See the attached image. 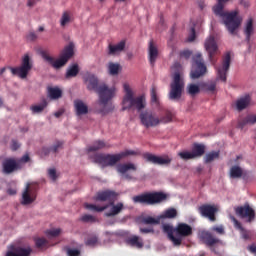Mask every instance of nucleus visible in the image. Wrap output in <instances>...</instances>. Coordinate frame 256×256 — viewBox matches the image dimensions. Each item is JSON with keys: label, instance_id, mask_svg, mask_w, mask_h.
<instances>
[{"label": "nucleus", "instance_id": "obj_1", "mask_svg": "<svg viewBox=\"0 0 256 256\" xmlns=\"http://www.w3.org/2000/svg\"><path fill=\"white\" fill-rule=\"evenodd\" d=\"M82 79L88 91H95L98 94L100 105L106 106L115 97V88H109L104 82H100L95 74L87 72Z\"/></svg>", "mask_w": 256, "mask_h": 256}, {"label": "nucleus", "instance_id": "obj_2", "mask_svg": "<svg viewBox=\"0 0 256 256\" xmlns=\"http://www.w3.org/2000/svg\"><path fill=\"white\" fill-rule=\"evenodd\" d=\"M229 0H217V4L213 6V13L216 17L222 18L230 35H235L236 30L240 27L242 19L238 16L237 11H224L225 3Z\"/></svg>", "mask_w": 256, "mask_h": 256}, {"label": "nucleus", "instance_id": "obj_3", "mask_svg": "<svg viewBox=\"0 0 256 256\" xmlns=\"http://www.w3.org/2000/svg\"><path fill=\"white\" fill-rule=\"evenodd\" d=\"M162 231L167 234L168 239L175 247L181 246L183 237H190L193 235V228L186 223H179L176 228H173V226L170 225H164L162 226Z\"/></svg>", "mask_w": 256, "mask_h": 256}, {"label": "nucleus", "instance_id": "obj_4", "mask_svg": "<svg viewBox=\"0 0 256 256\" xmlns=\"http://www.w3.org/2000/svg\"><path fill=\"white\" fill-rule=\"evenodd\" d=\"M124 91H125V96L124 98H122V102H121L122 111L136 110L137 112H140L146 108L145 96L141 95V96L135 97V94L131 90L130 85L128 83L124 84Z\"/></svg>", "mask_w": 256, "mask_h": 256}, {"label": "nucleus", "instance_id": "obj_5", "mask_svg": "<svg viewBox=\"0 0 256 256\" xmlns=\"http://www.w3.org/2000/svg\"><path fill=\"white\" fill-rule=\"evenodd\" d=\"M137 152L133 150H126L119 154H95L94 163L101 165L102 167L116 166L122 159L128 156H135Z\"/></svg>", "mask_w": 256, "mask_h": 256}, {"label": "nucleus", "instance_id": "obj_6", "mask_svg": "<svg viewBox=\"0 0 256 256\" xmlns=\"http://www.w3.org/2000/svg\"><path fill=\"white\" fill-rule=\"evenodd\" d=\"M75 48V45L70 42V44L66 47H64L61 56L58 60H54L51 56L47 54V52L42 51L41 52V57L49 62V64L54 68V69H60L64 67L69 59L75 54L73 49Z\"/></svg>", "mask_w": 256, "mask_h": 256}, {"label": "nucleus", "instance_id": "obj_7", "mask_svg": "<svg viewBox=\"0 0 256 256\" xmlns=\"http://www.w3.org/2000/svg\"><path fill=\"white\" fill-rule=\"evenodd\" d=\"M168 195L164 192H146L132 197L134 203L155 205L167 201Z\"/></svg>", "mask_w": 256, "mask_h": 256}, {"label": "nucleus", "instance_id": "obj_8", "mask_svg": "<svg viewBox=\"0 0 256 256\" xmlns=\"http://www.w3.org/2000/svg\"><path fill=\"white\" fill-rule=\"evenodd\" d=\"M185 83L181 77L180 72H175L173 75V81L170 83L169 100L178 101L181 99Z\"/></svg>", "mask_w": 256, "mask_h": 256}, {"label": "nucleus", "instance_id": "obj_9", "mask_svg": "<svg viewBox=\"0 0 256 256\" xmlns=\"http://www.w3.org/2000/svg\"><path fill=\"white\" fill-rule=\"evenodd\" d=\"M33 63L31 62L28 54L24 55L21 60V65L18 67H8L14 76H18L20 79H26L30 71L32 70Z\"/></svg>", "mask_w": 256, "mask_h": 256}, {"label": "nucleus", "instance_id": "obj_10", "mask_svg": "<svg viewBox=\"0 0 256 256\" xmlns=\"http://www.w3.org/2000/svg\"><path fill=\"white\" fill-rule=\"evenodd\" d=\"M207 72V67L203 62L202 54L196 53L193 56V68L191 71V78L192 79H199L200 77L204 76Z\"/></svg>", "mask_w": 256, "mask_h": 256}, {"label": "nucleus", "instance_id": "obj_11", "mask_svg": "<svg viewBox=\"0 0 256 256\" xmlns=\"http://www.w3.org/2000/svg\"><path fill=\"white\" fill-rule=\"evenodd\" d=\"M140 124L146 128L158 127L161 124L159 116L151 111L141 112L139 114Z\"/></svg>", "mask_w": 256, "mask_h": 256}, {"label": "nucleus", "instance_id": "obj_12", "mask_svg": "<svg viewBox=\"0 0 256 256\" xmlns=\"http://www.w3.org/2000/svg\"><path fill=\"white\" fill-rule=\"evenodd\" d=\"M235 213L237 216H240L242 219H247L248 222L255 221L256 213L254 208H251V206L246 203L244 206H240L235 208Z\"/></svg>", "mask_w": 256, "mask_h": 256}, {"label": "nucleus", "instance_id": "obj_13", "mask_svg": "<svg viewBox=\"0 0 256 256\" xmlns=\"http://www.w3.org/2000/svg\"><path fill=\"white\" fill-rule=\"evenodd\" d=\"M37 200V187L31 186L30 184L26 185V189L22 192V205H29Z\"/></svg>", "mask_w": 256, "mask_h": 256}, {"label": "nucleus", "instance_id": "obj_14", "mask_svg": "<svg viewBox=\"0 0 256 256\" xmlns=\"http://www.w3.org/2000/svg\"><path fill=\"white\" fill-rule=\"evenodd\" d=\"M230 62H231V55L229 52H227L223 58L222 66H219L216 68L217 78L222 82H226L227 80L226 75L230 68Z\"/></svg>", "mask_w": 256, "mask_h": 256}, {"label": "nucleus", "instance_id": "obj_15", "mask_svg": "<svg viewBox=\"0 0 256 256\" xmlns=\"http://www.w3.org/2000/svg\"><path fill=\"white\" fill-rule=\"evenodd\" d=\"M144 159L149 163H153V165H170L173 162V158L168 155L158 156L150 153L144 154Z\"/></svg>", "mask_w": 256, "mask_h": 256}, {"label": "nucleus", "instance_id": "obj_16", "mask_svg": "<svg viewBox=\"0 0 256 256\" xmlns=\"http://www.w3.org/2000/svg\"><path fill=\"white\" fill-rule=\"evenodd\" d=\"M198 212L202 217L209 219L210 221H216V213L218 208L213 205L204 204L198 207Z\"/></svg>", "mask_w": 256, "mask_h": 256}, {"label": "nucleus", "instance_id": "obj_17", "mask_svg": "<svg viewBox=\"0 0 256 256\" xmlns=\"http://www.w3.org/2000/svg\"><path fill=\"white\" fill-rule=\"evenodd\" d=\"M205 49L208 52L210 62L215 65L216 60L214 59L215 54L218 51V45L214 36H210L205 42Z\"/></svg>", "mask_w": 256, "mask_h": 256}, {"label": "nucleus", "instance_id": "obj_18", "mask_svg": "<svg viewBox=\"0 0 256 256\" xmlns=\"http://www.w3.org/2000/svg\"><path fill=\"white\" fill-rule=\"evenodd\" d=\"M21 164L14 158H6L2 163V169L4 174H12L13 172L21 169Z\"/></svg>", "mask_w": 256, "mask_h": 256}, {"label": "nucleus", "instance_id": "obj_19", "mask_svg": "<svg viewBox=\"0 0 256 256\" xmlns=\"http://www.w3.org/2000/svg\"><path fill=\"white\" fill-rule=\"evenodd\" d=\"M137 166L133 163H127V164H119L116 167V171L117 173H119L120 175L124 176L126 180L128 181H132L133 177L131 176V174L127 173L129 170L132 171H137Z\"/></svg>", "mask_w": 256, "mask_h": 256}, {"label": "nucleus", "instance_id": "obj_20", "mask_svg": "<svg viewBox=\"0 0 256 256\" xmlns=\"http://www.w3.org/2000/svg\"><path fill=\"white\" fill-rule=\"evenodd\" d=\"M117 197V193L113 190H104L102 192H97L94 197V201H113Z\"/></svg>", "mask_w": 256, "mask_h": 256}, {"label": "nucleus", "instance_id": "obj_21", "mask_svg": "<svg viewBox=\"0 0 256 256\" xmlns=\"http://www.w3.org/2000/svg\"><path fill=\"white\" fill-rule=\"evenodd\" d=\"M31 254V247L25 248L22 246L13 247L12 250L6 252V256H31Z\"/></svg>", "mask_w": 256, "mask_h": 256}, {"label": "nucleus", "instance_id": "obj_22", "mask_svg": "<svg viewBox=\"0 0 256 256\" xmlns=\"http://www.w3.org/2000/svg\"><path fill=\"white\" fill-rule=\"evenodd\" d=\"M200 239H202L204 243L209 247H213L220 243V239L216 238L213 233L209 231H202V233H200Z\"/></svg>", "mask_w": 256, "mask_h": 256}, {"label": "nucleus", "instance_id": "obj_23", "mask_svg": "<svg viewBox=\"0 0 256 256\" xmlns=\"http://www.w3.org/2000/svg\"><path fill=\"white\" fill-rule=\"evenodd\" d=\"M251 105V96L245 95L242 98H238L235 102L236 110L243 111Z\"/></svg>", "mask_w": 256, "mask_h": 256}, {"label": "nucleus", "instance_id": "obj_24", "mask_svg": "<svg viewBox=\"0 0 256 256\" xmlns=\"http://www.w3.org/2000/svg\"><path fill=\"white\" fill-rule=\"evenodd\" d=\"M74 109L77 116L88 114V106L81 99L74 100Z\"/></svg>", "mask_w": 256, "mask_h": 256}, {"label": "nucleus", "instance_id": "obj_25", "mask_svg": "<svg viewBox=\"0 0 256 256\" xmlns=\"http://www.w3.org/2000/svg\"><path fill=\"white\" fill-rule=\"evenodd\" d=\"M110 205H111L110 211L104 214L108 218L118 216L125 209L124 204L122 202H119L116 205L113 204V202H111Z\"/></svg>", "mask_w": 256, "mask_h": 256}, {"label": "nucleus", "instance_id": "obj_26", "mask_svg": "<svg viewBox=\"0 0 256 256\" xmlns=\"http://www.w3.org/2000/svg\"><path fill=\"white\" fill-rule=\"evenodd\" d=\"M126 243L131 246L135 247L137 249H142L144 247L143 239L140 236L132 235L127 238Z\"/></svg>", "mask_w": 256, "mask_h": 256}, {"label": "nucleus", "instance_id": "obj_27", "mask_svg": "<svg viewBox=\"0 0 256 256\" xmlns=\"http://www.w3.org/2000/svg\"><path fill=\"white\" fill-rule=\"evenodd\" d=\"M158 55H159V51L157 46L153 44V41L149 42V62L152 67L155 66Z\"/></svg>", "mask_w": 256, "mask_h": 256}, {"label": "nucleus", "instance_id": "obj_28", "mask_svg": "<svg viewBox=\"0 0 256 256\" xmlns=\"http://www.w3.org/2000/svg\"><path fill=\"white\" fill-rule=\"evenodd\" d=\"M244 34L246 35V41L251 42V36L254 35V20L250 18L247 20L244 28Z\"/></svg>", "mask_w": 256, "mask_h": 256}, {"label": "nucleus", "instance_id": "obj_29", "mask_svg": "<svg viewBox=\"0 0 256 256\" xmlns=\"http://www.w3.org/2000/svg\"><path fill=\"white\" fill-rule=\"evenodd\" d=\"M104 148H110V145H107V143L104 140H96L91 146L87 148V150L88 152H97Z\"/></svg>", "mask_w": 256, "mask_h": 256}, {"label": "nucleus", "instance_id": "obj_30", "mask_svg": "<svg viewBox=\"0 0 256 256\" xmlns=\"http://www.w3.org/2000/svg\"><path fill=\"white\" fill-rule=\"evenodd\" d=\"M256 124V114L248 115L247 117L238 121V127L243 129L246 125H255Z\"/></svg>", "mask_w": 256, "mask_h": 256}, {"label": "nucleus", "instance_id": "obj_31", "mask_svg": "<svg viewBox=\"0 0 256 256\" xmlns=\"http://www.w3.org/2000/svg\"><path fill=\"white\" fill-rule=\"evenodd\" d=\"M125 47H126L125 41L118 42V44H115V45L109 44V54L114 55L116 53L123 52L125 50Z\"/></svg>", "mask_w": 256, "mask_h": 256}, {"label": "nucleus", "instance_id": "obj_32", "mask_svg": "<svg viewBox=\"0 0 256 256\" xmlns=\"http://www.w3.org/2000/svg\"><path fill=\"white\" fill-rule=\"evenodd\" d=\"M73 21L72 13L70 11H64L60 18V26L66 27Z\"/></svg>", "mask_w": 256, "mask_h": 256}, {"label": "nucleus", "instance_id": "obj_33", "mask_svg": "<svg viewBox=\"0 0 256 256\" xmlns=\"http://www.w3.org/2000/svg\"><path fill=\"white\" fill-rule=\"evenodd\" d=\"M48 95L52 100L62 98L63 92L59 87H48Z\"/></svg>", "mask_w": 256, "mask_h": 256}, {"label": "nucleus", "instance_id": "obj_34", "mask_svg": "<svg viewBox=\"0 0 256 256\" xmlns=\"http://www.w3.org/2000/svg\"><path fill=\"white\" fill-rule=\"evenodd\" d=\"M192 154L194 158L202 157L205 154V146L204 144L194 143L192 148Z\"/></svg>", "mask_w": 256, "mask_h": 256}, {"label": "nucleus", "instance_id": "obj_35", "mask_svg": "<svg viewBox=\"0 0 256 256\" xmlns=\"http://www.w3.org/2000/svg\"><path fill=\"white\" fill-rule=\"evenodd\" d=\"M79 73H80L79 65L77 63H74L71 66H69L66 73V78L67 79L75 78L78 76Z\"/></svg>", "mask_w": 256, "mask_h": 256}, {"label": "nucleus", "instance_id": "obj_36", "mask_svg": "<svg viewBox=\"0 0 256 256\" xmlns=\"http://www.w3.org/2000/svg\"><path fill=\"white\" fill-rule=\"evenodd\" d=\"M229 174L231 179H240L243 176V169L240 166L235 165L231 167Z\"/></svg>", "mask_w": 256, "mask_h": 256}, {"label": "nucleus", "instance_id": "obj_37", "mask_svg": "<svg viewBox=\"0 0 256 256\" xmlns=\"http://www.w3.org/2000/svg\"><path fill=\"white\" fill-rule=\"evenodd\" d=\"M108 207L109 205L99 206V205L88 204V203L84 204V208L97 213H101L105 211L106 209H108Z\"/></svg>", "mask_w": 256, "mask_h": 256}, {"label": "nucleus", "instance_id": "obj_38", "mask_svg": "<svg viewBox=\"0 0 256 256\" xmlns=\"http://www.w3.org/2000/svg\"><path fill=\"white\" fill-rule=\"evenodd\" d=\"M120 70H121V65L119 63L109 62L108 71L110 75L116 76L120 73Z\"/></svg>", "mask_w": 256, "mask_h": 256}, {"label": "nucleus", "instance_id": "obj_39", "mask_svg": "<svg viewBox=\"0 0 256 256\" xmlns=\"http://www.w3.org/2000/svg\"><path fill=\"white\" fill-rule=\"evenodd\" d=\"M178 215V212L176 208H168L165 210L164 213H162V216H160L161 219H175Z\"/></svg>", "mask_w": 256, "mask_h": 256}, {"label": "nucleus", "instance_id": "obj_40", "mask_svg": "<svg viewBox=\"0 0 256 256\" xmlns=\"http://www.w3.org/2000/svg\"><path fill=\"white\" fill-rule=\"evenodd\" d=\"M47 106H48V103L44 99L41 104H39V105H32L30 109H31L33 114H40V113H42L44 111V109L47 108Z\"/></svg>", "mask_w": 256, "mask_h": 256}, {"label": "nucleus", "instance_id": "obj_41", "mask_svg": "<svg viewBox=\"0 0 256 256\" xmlns=\"http://www.w3.org/2000/svg\"><path fill=\"white\" fill-rule=\"evenodd\" d=\"M187 93L190 96L195 97L198 93H200V87L197 84L190 83L187 87Z\"/></svg>", "mask_w": 256, "mask_h": 256}, {"label": "nucleus", "instance_id": "obj_42", "mask_svg": "<svg viewBox=\"0 0 256 256\" xmlns=\"http://www.w3.org/2000/svg\"><path fill=\"white\" fill-rule=\"evenodd\" d=\"M219 157H220V152L213 151V152L206 154L204 160H205V163H211V162H214L215 160L219 159Z\"/></svg>", "mask_w": 256, "mask_h": 256}, {"label": "nucleus", "instance_id": "obj_43", "mask_svg": "<svg viewBox=\"0 0 256 256\" xmlns=\"http://www.w3.org/2000/svg\"><path fill=\"white\" fill-rule=\"evenodd\" d=\"M202 86L205 89V91L215 92L216 87H217V82L216 81H208V82L203 83Z\"/></svg>", "mask_w": 256, "mask_h": 256}, {"label": "nucleus", "instance_id": "obj_44", "mask_svg": "<svg viewBox=\"0 0 256 256\" xmlns=\"http://www.w3.org/2000/svg\"><path fill=\"white\" fill-rule=\"evenodd\" d=\"M160 120V124H168L170 122L173 121V113L167 111L165 116H162L161 118H159Z\"/></svg>", "mask_w": 256, "mask_h": 256}, {"label": "nucleus", "instance_id": "obj_45", "mask_svg": "<svg viewBox=\"0 0 256 256\" xmlns=\"http://www.w3.org/2000/svg\"><path fill=\"white\" fill-rule=\"evenodd\" d=\"M142 223L146 224V225H156L159 224L160 221L157 220L156 218H153L152 216H147L145 218H142Z\"/></svg>", "mask_w": 256, "mask_h": 256}, {"label": "nucleus", "instance_id": "obj_46", "mask_svg": "<svg viewBox=\"0 0 256 256\" xmlns=\"http://www.w3.org/2000/svg\"><path fill=\"white\" fill-rule=\"evenodd\" d=\"M178 156L184 160V161H188V160H193L195 159L194 155L192 152H180L178 153Z\"/></svg>", "mask_w": 256, "mask_h": 256}, {"label": "nucleus", "instance_id": "obj_47", "mask_svg": "<svg viewBox=\"0 0 256 256\" xmlns=\"http://www.w3.org/2000/svg\"><path fill=\"white\" fill-rule=\"evenodd\" d=\"M61 234V228L49 229L46 231L48 237H59Z\"/></svg>", "mask_w": 256, "mask_h": 256}, {"label": "nucleus", "instance_id": "obj_48", "mask_svg": "<svg viewBox=\"0 0 256 256\" xmlns=\"http://www.w3.org/2000/svg\"><path fill=\"white\" fill-rule=\"evenodd\" d=\"M35 244L38 249H41V248L47 247L49 242L45 238H37L35 240Z\"/></svg>", "mask_w": 256, "mask_h": 256}, {"label": "nucleus", "instance_id": "obj_49", "mask_svg": "<svg viewBox=\"0 0 256 256\" xmlns=\"http://www.w3.org/2000/svg\"><path fill=\"white\" fill-rule=\"evenodd\" d=\"M63 148V142L62 141H57L56 144H54L47 152H46V155L49 153V152H53V153H57L59 151V149H62Z\"/></svg>", "mask_w": 256, "mask_h": 256}, {"label": "nucleus", "instance_id": "obj_50", "mask_svg": "<svg viewBox=\"0 0 256 256\" xmlns=\"http://www.w3.org/2000/svg\"><path fill=\"white\" fill-rule=\"evenodd\" d=\"M80 221L84 222V223H88V222H96L97 218H95V216H92L90 214H85L80 218Z\"/></svg>", "mask_w": 256, "mask_h": 256}, {"label": "nucleus", "instance_id": "obj_51", "mask_svg": "<svg viewBox=\"0 0 256 256\" xmlns=\"http://www.w3.org/2000/svg\"><path fill=\"white\" fill-rule=\"evenodd\" d=\"M151 102L157 105L159 104V99L157 96V88L155 86H153L151 89Z\"/></svg>", "mask_w": 256, "mask_h": 256}, {"label": "nucleus", "instance_id": "obj_52", "mask_svg": "<svg viewBox=\"0 0 256 256\" xmlns=\"http://www.w3.org/2000/svg\"><path fill=\"white\" fill-rule=\"evenodd\" d=\"M195 40H196V28H195V26H193V27L190 28V34L188 36L187 41L188 42H193Z\"/></svg>", "mask_w": 256, "mask_h": 256}, {"label": "nucleus", "instance_id": "obj_53", "mask_svg": "<svg viewBox=\"0 0 256 256\" xmlns=\"http://www.w3.org/2000/svg\"><path fill=\"white\" fill-rule=\"evenodd\" d=\"M80 254H81V252L78 249H71V248L67 249L68 256H80Z\"/></svg>", "mask_w": 256, "mask_h": 256}, {"label": "nucleus", "instance_id": "obj_54", "mask_svg": "<svg viewBox=\"0 0 256 256\" xmlns=\"http://www.w3.org/2000/svg\"><path fill=\"white\" fill-rule=\"evenodd\" d=\"M98 243V237L94 236L87 240L86 245L87 246H95Z\"/></svg>", "mask_w": 256, "mask_h": 256}, {"label": "nucleus", "instance_id": "obj_55", "mask_svg": "<svg viewBox=\"0 0 256 256\" xmlns=\"http://www.w3.org/2000/svg\"><path fill=\"white\" fill-rule=\"evenodd\" d=\"M141 234H154L155 233V229L153 228H140L139 229Z\"/></svg>", "mask_w": 256, "mask_h": 256}, {"label": "nucleus", "instance_id": "obj_56", "mask_svg": "<svg viewBox=\"0 0 256 256\" xmlns=\"http://www.w3.org/2000/svg\"><path fill=\"white\" fill-rule=\"evenodd\" d=\"M17 162L19 163V165H21V163H29L30 162L29 154H24Z\"/></svg>", "mask_w": 256, "mask_h": 256}, {"label": "nucleus", "instance_id": "obj_57", "mask_svg": "<svg viewBox=\"0 0 256 256\" xmlns=\"http://www.w3.org/2000/svg\"><path fill=\"white\" fill-rule=\"evenodd\" d=\"M233 222L237 230H239L240 232H244L245 228H243L242 224L236 218H233Z\"/></svg>", "mask_w": 256, "mask_h": 256}, {"label": "nucleus", "instance_id": "obj_58", "mask_svg": "<svg viewBox=\"0 0 256 256\" xmlns=\"http://www.w3.org/2000/svg\"><path fill=\"white\" fill-rule=\"evenodd\" d=\"M21 147V144L17 140H12L11 149L17 151Z\"/></svg>", "mask_w": 256, "mask_h": 256}, {"label": "nucleus", "instance_id": "obj_59", "mask_svg": "<svg viewBox=\"0 0 256 256\" xmlns=\"http://www.w3.org/2000/svg\"><path fill=\"white\" fill-rule=\"evenodd\" d=\"M211 231H214V232L218 233L219 235H224L225 234L224 228L222 226L213 227V228H211Z\"/></svg>", "mask_w": 256, "mask_h": 256}, {"label": "nucleus", "instance_id": "obj_60", "mask_svg": "<svg viewBox=\"0 0 256 256\" xmlns=\"http://www.w3.org/2000/svg\"><path fill=\"white\" fill-rule=\"evenodd\" d=\"M28 40L35 41L38 39V35L35 32H29L28 36H26Z\"/></svg>", "mask_w": 256, "mask_h": 256}, {"label": "nucleus", "instance_id": "obj_61", "mask_svg": "<svg viewBox=\"0 0 256 256\" xmlns=\"http://www.w3.org/2000/svg\"><path fill=\"white\" fill-rule=\"evenodd\" d=\"M49 177H50L53 181H56V180H57V171H55V169H50V170H49Z\"/></svg>", "mask_w": 256, "mask_h": 256}, {"label": "nucleus", "instance_id": "obj_62", "mask_svg": "<svg viewBox=\"0 0 256 256\" xmlns=\"http://www.w3.org/2000/svg\"><path fill=\"white\" fill-rule=\"evenodd\" d=\"M190 56H191V52L189 50L180 52V57H184V58L188 59Z\"/></svg>", "mask_w": 256, "mask_h": 256}, {"label": "nucleus", "instance_id": "obj_63", "mask_svg": "<svg viewBox=\"0 0 256 256\" xmlns=\"http://www.w3.org/2000/svg\"><path fill=\"white\" fill-rule=\"evenodd\" d=\"M39 1H41V0H28L27 5H28V7H33Z\"/></svg>", "mask_w": 256, "mask_h": 256}, {"label": "nucleus", "instance_id": "obj_64", "mask_svg": "<svg viewBox=\"0 0 256 256\" xmlns=\"http://www.w3.org/2000/svg\"><path fill=\"white\" fill-rule=\"evenodd\" d=\"M248 250H249L252 254H256V245H251L250 247H248Z\"/></svg>", "mask_w": 256, "mask_h": 256}]
</instances>
